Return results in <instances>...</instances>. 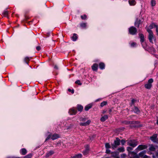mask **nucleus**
Listing matches in <instances>:
<instances>
[{
  "label": "nucleus",
  "mask_w": 158,
  "mask_h": 158,
  "mask_svg": "<svg viewBox=\"0 0 158 158\" xmlns=\"http://www.w3.org/2000/svg\"><path fill=\"white\" fill-rule=\"evenodd\" d=\"M126 156V155L125 154H122L121 155V158H125Z\"/></svg>",
  "instance_id": "obj_49"
},
{
  "label": "nucleus",
  "mask_w": 158,
  "mask_h": 158,
  "mask_svg": "<svg viewBox=\"0 0 158 158\" xmlns=\"http://www.w3.org/2000/svg\"><path fill=\"white\" fill-rule=\"evenodd\" d=\"M96 135L95 134H94L93 135H92L89 136V138L90 140L91 141H92L94 140V139L96 137Z\"/></svg>",
  "instance_id": "obj_33"
},
{
  "label": "nucleus",
  "mask_w": 158,
  "mask_h": 158,
  "mask_svg": "<svg viewBox=\"0 0 158 158\" xmlns=\"http://www.w3.org/2000/svg\"><path fill=\"white\" fill-rule=\"evenodd\" d=\"M75 83L76 84H77L79 85H82V83L79 80H77L75 82Z\"/></svg>",
  "instance_id": "obj_47"
},
{
  "label": "nucleus",
  "mask_w": 158,
  "mask_h": 158,
  "mask_svg": "<svg viewBox=\"0 0 158 158\" xmlns=\"http://www.w3.org/2000/svg\"><path fill=\"white\" fill-rule=\"evenodd\" d=\"M114 158H120V157H119V156H118L116 157H114Z\"/></svg>",
  "instance_id": "obj_64"
},
{
  "label": "nucleus",
  "mask_w": 158,
  "mask_h": 158,
  "mask_svg": "<svg viewBox=\"0 0 158 158\" xmlns=\"http://www.w3.org/2000/svg\"><path fill=\"white\" fill-rule=\"evenodd\" d=\"M98 65L96 63L94 64L91 66L92 70L95 71H97L98 70Z\"/></svg>",
  "instance_id": "obj_14"
},
{
  "label": "nucleus",
  "mask_w": 158,
  "mask_h": 158,
  "mask_svg": "<svg viewBox=\"0 0 158 158\" xmlns=\"http://www.w3.org/2000/svg\"><path fill=\"white\" fill-rule=\"evenodd\" d=\"M156 156L158 158V152H157L156 153Z\"/></svg>",
  "instance_id": "obj_62"
},
{
  "label": "nucleus",
  "mask_w": 158,
  "mask_h": 158,
  "mask_svg": "<svg viewBox=\"0 0 158 158\" xmlns=\"http://www.w3.org/2000/svg\"><path fill=\"white\" fill-rule=\"evenodd\" d=\"M30 60L29 57L26 56L24 59L23 62L28 65L29 62Z\"/></svg>",
  "instance_id": "obj_27"
},
{
  "label": "nucleus",
  "mask_w": 158,
  "mask_h": 158,
  "mask_svg": "<svg viewBox=\"0 0 158 158\" xmlns=\"http://www.w3.org/2000/svg\"><path fill=\"white\" fill-rule=\"evenodd\" d=\"M107 103V102L106 101H103L101 103L100 106L102 107H103L104 106L106 105Z\"/></svg>",
  "instance_id": "obj_39"
},
{
  "label": "nucleus",
  "mask_w": 158,
  "mask_h": 158,
  "mask_svg": "<svg viewBox=\"0 0 158 158\" xmlns=\"http://www.w3.org/2000/svg\"><path fill=\"white\" fill-rule=\"evenodd\" d=\"M124 123L126 125L130 124L129 121H126L124 122Z\"/></svg>",
  "instance_id": "obj_54"
},
{
  "label": "nucleus",
  "mask_w": 158,
  "mask_h": 158,
  "mask_svg": "<svg viewBox=\"0 0 158 158\" xmlns=\"http://www.w3.org/2000/svg\"><path fill=\"white\" fill-rule=\"evenodd\" d=\"M131 46L132 47H135L136 46V44L135 42H132L131 44Z\"/></svg>",
  "instance_id": "obj_42"
},
{
  "label": "nucleus",
  "mask_w": 158,
  "mask_h": 158,
  "mask_svg": "<svg viewBox=\"0 0 158 158\" xmlns=\"http://www.w3.org/2000/svg\"><path fill=\"white\" fill-rule=\"evenodd\" d=\"M87 118H85L81 117L80 118L79 120L81 121L85 122Z\"/></svg>",
  "instance_id": "obj_45"
},
{
  "label": "nucleus",
  "mask_w": 158,
  "mask_h": 158,
  "mask_svg": "<svg viewBox=\"0 0 158 158\" xmlns=\"http://www.w3.org/2000/svg\"><path fill=\"white\" fill-rule=\"evenodd\" d=\"M8 158H21L19 157H15V156H10L8 157Z\"/></svg>",
  "instance_id": "obj_56"
},
{
  "label": "nucleus",
  "mask_w": 158,
  "mask_h": 158,
  "mask_svg": "<svg viewBox=\"0 0 158 158\" xmlns=\"http://www.w3.org/2000/svg\"><path fill=\"white\" fill-rule=\"evenodd\" d=\"M151 4L152 6H155L156 4V1L155 0H151Z\"/></svg>",
  "instance_id": "obj_38"
},
{
  "label": "nucleus",
  "mask_w": 158,
  "mask_h": 158,
  "mask_svg": "<svg viewBox=\"0 0 158 158\" xmlns=\"http://www.w3.org/2000/svg\"><path fill=\"white\" fill-rule=\"evenodd\" d=\"M147 148L148 146L147 145L140 144L138 146L137 148L136 149V150H142L146 149Z\"/></svg>",
  "instance_id": "obj_9"
},
{
  "label": "nucleus",
  "mask_w": 158,
  "mask_h": 158,
  "mask_svg": "<svg viewBox=\"0 0 158 158\" xmlns=\"http://www.w3.org/2000/svg\"><path fill=\"white\" fill-rule=\"evenodd\" d=\"M75 108L78 111L81 112L83 110V107L81 105L78 104L77 105L76 107Z\"/></svg>",
  "instance_id": "obj_10"
},
{
  "label": "nucleus",
  "mask_w": 158,
  "mask_h": 158,
  "mask_svg": "<svg viewBox=\"0 0 158 158\" xmlns=\"http://www.w3.org/2000/svg\"><path fill=\"white\" fill-rule=\"evenodd\" d=\"M120 139L116 137V139L114 140V143L111 144L112 148L114 149L116 148L118 146L120 145Z\"/></svg>",
  "instance_id": "obj_1"
},
{
  "label": "nucleus",
  "mask_w": 158,
  "mask_h": 158,
  "mask_svg": "<svg viewBox=\"0 0 158 158\" xmlns=\"http://www.w3.org/2000/svg\"><path fill=\"white\" fill-rule=\"evenodd\" d=\"M36 49L38 51H39L41 49V47L40 46L36 47Z\"/></svg>",
  "instance_id": "obj_53"
},
{
  "label": "nucleus",
  "mask_w": 158,
  "mask_h": 158,
  "mask_svg": "<svg viewBox=\"0 0 158 158\" xmlns=\"http://www.w3.org/2000/svg\"><path fill=\"white\" fill-rule=\"evenodd\" d=\"M52 137V134L51 133H50V134H49L48 136L46 138L45 140V142H46L47 141H48V140L50 138L51 139Z\"/></svg>",
  "instance_id": "obj_36"
},
{
  "label": "nucleus",
  "mask_w": 158,
  "mask_h": 158,
  "mask_svg": "<svg viewBox=\"0 0 158 158\" xmlns=\"http://www.w3.org/2000/svg\"><path fill=\"white\" fill-rule=\"evenodd\" d=\"M149 150L150 151L154 152L156 150V148L152 144H151L149 148Z\"/></svg>",
  "instance_id": "obj_29"
},
{
  "label": "nucleus",
  "mask_w": 158,
  "mask_h": 158,
  "mask_svg": "<svg viewBox=\"0 0 158 158\" xmlns=\"http://www.w3.org/2000/svg\"><path fill=\"white\" fill-rule=\"evenodd\" d=\"M153 23H152L149 26V28L151 29H152L153 28Z\"/></svg>",
  "instance_id": "obj_52"
},
{
  "label": "nucleus",
  "mask_w": 158,
  "mask_h": 158,
  "mask_svg": "<svg viewBox=\"0 0 158 158\" xmlns=\"http://www.w3.org/2000/svg\"><path fill=\"white\" fill-rule=\"evenodd\" d=\"M142 23V22L141 19L137 18L135 22L134 25L135 27L138 28L139 27V25L141 24Z\"/></svg>",
  "instance_id": "obj_7"
},
{
  "label": "nucleus",
  "mask_w": 158,
  "mask_h": 158,
  "mask_svg": "<svg viewBox=\"0 0 158 158\" xmlns=\"http://www.w3.org/2000/svg\"><path fill=\"white\" fill-rule=\"evenodd\" d=\"M54 153V152L52 150H50L46 153L45 156L46 158H48L53 154Z\"/></svg>",
  "instance_id": "obj_16"
},
{
  "label": "nucleus",
  "mask_w": 158,
  "mask_h": 158,
  "mask_svg": "<svg viewBox=\"0 0 158 158\" xmlns=\"http://www.w3.org/2000/svg\"><path fill=\"white\" fill-rule=\"evenodd\" d=\"M29 19V18L28 16H27L26 15H24V19L22 21H23V22H24L26 21L28 19Z\"/></svg>",
  "instance_id": "obj_40"
},
{
  "label": "nucleus",
  "mask_w": 158,
  "mask_h": 158,
  "mask_svg": "<svg viewBox=\"0 0 158 158\" xmlns=\"http://www.w3.org/2000/svg\"><path fill=\"white\" fill-rule=\"evenodd\" d=\"M137 101V100L134 98H132L131 102L129 103V105L130 106H135V103Z\"/></svg>",
  "instance_id": "obj_22"
},
{
  "label": "nucleus",
  "mask_w": 158,
  "mask_h": 158,
  "mask_svg": "<svg viewBox=\"0 0 158 158\" xmlns=\"http://www.w3.org/2000/svg\"><path fill=\"white\" fill-rule=\"evenodd\" d=\"M106 110H103L102 111V113L103 114H104L106 113Z\"/></svg>",
  "instance_id": "obj_63"
},
{
  "label": "nucleus",
  "mask_w": 158,
  "mask_h": 158,
  "mask_svg": "<svg viewBox=\"0 0 158 158\" xmlns=\"http://www.w3.org/2000/svg\"><path fill=\"white\" fill-rule=\"evenodd\" d=\"M156 31L157 33V35H158V27L156 29Z\"/></svg>",
  "instance_id": "obj_61"
},
{
  "label": "nucleus",
  "mask_w": 158,
  "mask_h": 158,
  "mask_svg": "<svg viewBox=\"0 0 158 158\" xmlns=\"http://www.w3.org/2000/svg\"><path fill=\"white\" fill-rule=\"evenodd\" d=\"M20 153L22 155H24L27 153V151L25 148L21 149L20 150Z\"/></svg>",
  "instance_id": "obj_17"
},
{
  "label": "nucleus",
  "mask_w": 158,
  "mask_h": 158,
  "mask_svg": "<svg viewBox=\"0 0 158 158\" xmlns=\"http://www.w3.org/2000/svg\"><path fill=\"white\" fill-rule=\"evenodd\" d=\"M154 80L152 78L149 79L147 83L144 85V87L148 89H150L152 86V83L153 82Z\"/></svg>",
  "instance_id": "obj_3"
},
{
  "label": "nucleus",
  "mask_w": 158,
  "mask_h": 158,
  "mask_svg": "<svg viewBox=\"0 0 158 158\" xmlns=\"http://www.w3.org/2000/svg\"><path fill=\"white\" fill-rule=\"evenodd\" d=\"M153 26L154 27H156V29L158 28V26L157 25H156L154 23H153Z\"/></svg>",
  "instance_id": "obj_58"
},
{
  "label": "nucleus",
  "mask_w": 158,
  "mask_h": 158,
  "mask_svg": "<svg viewBox=\"0 0 158 158\" xmlns=\"http://www.w3.org/2000/svg\"><path fill=\"white\" fill-rule=\"evenodd\" d=\"M154 39V36L153 35V33L150 34H149L148 35V39L149 40L150 42L152 44H153V40Z\"/></svg>",
  "instance_id": "obj_12"
},
{
  "label": "nucleus",
  "mask_w": 158,
  "mask_h": 158,
  "mask_svg": "<svg viewBox=\"0 0 158 158\" xmlns=\"http://www.w3.org/2000/svg\"><path fill=\"white\" fill-rule=\"evenodd\" d=\"M93 106L92 103H90L85 106V110L86 111H88Z\"/></svg>",
  "instance_id": "obj_24"
},
{
  "label": "nucleus",
  "mask_w": 158,
  "mask_h": 158,
  "mask_svg": "<svg viewBox=\"0 0 158 158\" xmlns=\"http://www.w3.org/2000/svg\"><path fill=\"white\" fill-rule=\"evenodd\" d=\"M128 32L130 34L134 35L137 34V30L135 27L134 26H131L129 28Z\"/></svg>",
  "instance_id": "obj_4"
},
{
  "label": "nucleus",
  "mask_w": 158,
  "mask_h": 158,
  "mask_svg": "<svg viewBox=\"0 0 158 158\" xmlns=\"http://www.w3.org/2000/svg\"><path fill=\"white\" fill-rule=\"evenodd\" d=\"M147 31L148 33L149 34H151L153 33L152 30H151V29H148L147 30Z\"/></svg>",
  "instance_id": "obj_50"
},
{
  "label": "nucleus",
  "mask_w": 158,
  "mask_h": 158,
  "mask_svg": "<svg viewBox=\"0 0 158 158\" xmlns=\"http://www.w3.org/2000/svg\"><path fill=\"white\" fill-rule=\"evenodd\" d=\"M71 37V40L73 41H76L78 39V35L76 33H73Z\"/></svg>",
  "instance_id": "obj_15"
},
{
  "label": "nucleus",
  "mask_w": 158,
  "mask_h": 158,
  "mask_svg": "<svg viewBox=\"0 0 158 158\" xmlns=\"http://www.w3.org/2000/svg\"><path fill=\"white\" fill-rule=\"evenodd\" d=\"M80 27L83 28H85L86 26V23H82L80 24Z\"/></svg>",
  "instance_id": "obj_35"
},
{
  "label": "nucleus",
  "mask_w": 158,
  "mask_h": 158,
  "mask_svg": "<svg viewBox=\"0 0 158 158\" xmlns=\"http://www.w3.org/2000/svg\"><path fill=\"white\" fill-rule=\"evenodd\" d=\"M105 65L103 62H101L99 64V67L101 70H103L105 69Z\"/></svg>",
  "instance_id": "obj_21"
},
{
  "label": "nucleus",
  "mask_w": 158,
  "mask_h": 158,
  "mask_svg": "<svg viewBox=\"0 0 158 158\" xmlns=\"http://www.w3.org/2000/svg\"><path fill=\"white\" fill-rule=\"evenodd\" d=\"M146 152L147 151L146 150L143 151L139 153L138 156L139 157H143L144 156V154L146 153Z\"/></svg>",
  "instance_id": "obj_28"
},
{
  "label": "nucleus",
  "mask_w": 158,
  "mask_h": 158,
  "mask_svg": "<svg viewBox=\"0 0 158 158\" xmlns=\"http://www.w3.org/2000/svg\"><path fill=\"white\" fill-rule=\"evenodd\" d=\"M130 124H134L132 127H137L135 124H138L139 123V122L138 121H129Z\"/></svg>",
  "instance_id": "obj_18"
},
{
  "label": "nucleus",
  "mask_w": 158,
  "mask_h": 158,
  "mask_svg": "<svg viewBox=\"0 0 158 158\" xmlns=\"http://www.w3.org/2000/svg\"><path fill=\"white\" fill-rule=\"evenodd\" d=\"M148 156L146 155H144V156L143 157V158H148Z\"/></svg>",
  "instance_id": "obj_60"
},
{
  "label": "nucleus",
  "mask_w": 158,
  "mask_h": 158,
  "mask_svg": "<svg viewBox=\"0 0 158 158\" xmlns=\"http://www.w3.org/2000/svg\"><path fill=\"white\" fill-rule=\"evenodd\" d=\"M81 18L82 19L85 20L87 18V16L85 15H81Z\"/></svg>",
  "instance_id": "obj_44"
},
{
  "label": "nucleus",
  "mask_w": 158,
  "mask_h": 158,
  "mask_svg": "<svg viewBox=\"0 0 158 158\" xmlns=\"http://www.w3.org/2000/svg\"><path fill=\"white\" fill-rule=\"evenodd\" d=\"M77 157L81 158L82 157V155L81 154H78V155H77Z\"/></svg>",
  "instance_id": "obj_55"
},
{
  "label": "nucleus",
  "mask_w": 158,
  "mask_h": 158,
  "mask_svg": "<svg viewBox=\"0 0 158 158\" xmlns=\"http://www.w3.org/2000/svg\"><path fill=\"white\" fill-rule=\"evenodd\" d=\"M54 69H56L57 70L58 69V67L57 65H55L54 66Z\"/></svg>",
  "instance_id": "obj_57"
},
{
  "label": "nucleus",
  "mask_w": 158,
  "mask_h": 158,
  "mask_svg": "<svg viewBox=\"0 0 158 158\" xmlns=\"http://www.w3.org/2000/svg\"><path fill=\"white\" fill-rule=\"evenodd\" d=\"M128 140H125L124 139H122L121 140H120V142L121 143V144L122 145H123L125 144L126 141H127Z\"/></svg>",
  "instance_id": "obj_41"
},
{
  "label": "nucleus",
  "mask_w": 158,
  "mask_h": 158,
  "mask_svg": "<svg viewBox=\"0 0 158 158\" xmlns=\"http://www.w3.org/2000/svg\"><path fill=\"white\" fill-rule=\"evenodd\" d=\"M131 155H134L133 157H130L129 158H140L138 155L134 151H131L129 153Z\"/></svg>",
  "instance_id": "obj_19"
},
{
  "label": "nucleus",
  "mask_w": 158,
  "mask_h": 158,
  "mask_svg": "<svg viewBox=\"0 0 158 158\" xmlns=\"http://www.w3.org/2000/svg\"><path fill=\"white\" fill-rule=\"evenodd\" d=\"M129 3L131 6H134L135 5V0H129Z\"/></svg>",
  "instance_id": "obj_30"
},
{
  "label": "nucleus",
  "mask_w": 158,
  "mask_h": 158,
  "mask_svg": "<svg viewBox=\"0 0 158 158\" xmlns=\"http://www.w3.org/2000/svg\"><path fill=\"white\" fill-rule=\"evenodd\" d=\"M117 150L119 152H123L125 151V149L124 147H122L118 148L117 149Z\"/></svg>",
  "instance_id": "obj_31"
},
{
  "label": "nucleus",
  "mask_w": 158,
  "mask_h": 158,
  "mask_svg": "<svg viewBox=\"0 0 158 158\" xmlns=\"http://www.w3.org/2000/svg\"><path fill=\"white\" fill-rule=\"evenodd\" d=\"M68 91L69 92H71L72 94H73L74 92V89H68Z\"/></svg>",
  "instance_id": "obj_48"
},
{
  "label": "nucleus",
  "mask_w": 158,
  "mask_h": 158,
  "mask_svg": "<svg viewBox=\"0 0 158 158\" xmlns=\"http://www.w3.org/2000/svg\"><path fill=\"white\" fill-rule=\"evenodd\" d=\"M112 111H113L112 109L111 108V109H109V113L110 114H111V113Z\"/></svg>",
  "instance_id": "obj_59"
},
{
  "label": "nucleus",
  "mask_w": 158,
  "mask_h": 158,
  "mask_svg": "<svg viewBox=\"0 0 158 158\" xmlns=\"http://www.w3.org/2000/svg\"><path fill=\"white\" fill-rule=\"evenodd\" d=\"M59 138H60V135L59 134L54 133L52 135L51 139L52 140L56 139Z\"/></svg>",
  "instance_id": "obj_13"
},
{
  "label": "nucleus",
  "mask_w": 158,
  "mask_h": 158,
  "mask_svg": "<svg viewBox=\"0 0 158 158\" xmlns=\"http://www.w3.org/2000/svg\"><path fill=\"white\" fill-rule=\"evenodd\" d=\"M111 156L114 158L115 157L119 155V152L117 151L112 152H111Z\"/></svg>",
  "instance_id": "obj_23"
},
{
  "label": "nucleus",
  "mask_w": 158,
  "mask_h": 158,
  "mask_svg": "<svg viewBox=\"0 0 158 158\" xmlns=\"http://www.w3.org/2000/svg\"><path fill=\"white\" fill-rule=\"evenodd\" d=\"M8 12L7 11L4 10V11L2 14L5 16H7L8 15Z\"/></svg>",
  "instance_id": "obj_43"
},
{
  "label": "nucleus",
  "mask_w": 158,
  "mask_h": 158,
  "mask_svg": "<svg viewBox=\"0 0 158 158\" xmlns=\"http://www.w3.org/2000/svg\"><path fill=\"white\" fill-rule=\"evenodd\" d=\"M133 148L132 147H127V150L128 152L129 153H130V152H131L130 151L131 150H133Z\"/></svg>",
  "instance_id": "obj_46"
},
{
  "label": "nucleus",
  "mask_w": 158,
  "mask_h": 158,
  "mask_svg": "<svg viewBox=\"0 0 158 158\" xmlns=\"http://www.w3.org/2000/svg\"><path fill=\"white\" fill-rule=\"evenodd\" d=\"M132 111H133L135 114H138L140 113V111L138 107L134 106L133 108H132Z\"/></svg>",
  "instance_id": "obj_8"
},
{
  "label": "nucleus",
  "mask_w": 158,
  "mask_h": 158,
  "mask_svg": "<svg viewBox=\"0 0 158 158\" xmlns=\"http://www.w3.org/2000/svg\"><path fill=\"white\" fill-rule=\"evenodd\" d=\"M157 134H153L150 137V140L154 143H158V141L157 140Z\"/></svg>",
  "instance_id": "obj_6"
},
{
  "label": "nucleus",
  "mask_w": 158,
  "mask_h": 158,
  "mask_svg": "<svg viewBox=\"0 0 158 158\" xmlns=\"http://www.w3.org/2000/svg\"><path fill=\"white\" fill-rule=\"evenodd\" d=\"M89 151V149L88 147H87L82 152L83 154L84 155H86L88 154Z\"/></svg>",
  "instance_id": "obj_25"
},
{
  "label": "nucleus",
  "mask_w": 158,
  "mask_h": 158,
  "mask_svg": "<svg viewBox=\"0 0 158 158\" xmlns=\"http://www.w3.org/2000/svg\"><path fill=\"white\" fill-rule=\"evenodd\" d=\"M127 144L132 148H135L137 145L138 142L135 139H131L128 141Z\"/></svg>",
  "instance_id": "obj_2"
},
{
  "label": "nucleus",
  "mask_w": 158,
  "mask_h": 158,
  "mask_svg": "<svg viewBox=\"0 0 158 158\" xmlns=\"http://www.w3.org/2000/svg\"><path fill=\"white\" fill-rule=\"evenodd\" d=\"M32 154L30 153L23 157L22 158H31L32 157Z\"/></svg>",
  "instance_id": "obj_32"
},
{
  "label": "nucleus",
  "mask_w": 158,
  "mask_h": 158,
  "mask_svg": "<svg viewBox=\"0 0 158 158\" xmlns=\"http://www.w3.org/2000/svg\"><path fill=\"white\" fill-rule=\"evenodd\" d=\"M139 36L140 39V42L141 43H143L145 40L144 36L143 34L139 33Z\"/></svg>",
  "instance_id": "obj_20"
},
{
  "label": "nucleus",
  "mask_w": 158,
  "mask_h": 158,
  "mask_svg": "<svg viewBox=\"0 0 158 158\" xmlns=\"http://www.w3.org/2000/svg\"><path fill=\"white\" fill-rule=\"evenodd\" d=\"M141 44L144 48L146 49L147 48V44L146 42H144L143 43H142Z\"/></svg>",
  "instance_id": "obj_34"
},
{
  "label": "nucleus",
  "mask_w": 158,
  "mask_h": 158,
  "mask_svg": "<svg viewBox=\"0 0 158 158\" xmlns=\"http://www.w3.org/2000/svg\"><path fill=\"white\" fill-rule=\"evenodd\" d=\"M105 147L106 149H109L111 148L109 143H105Z\"/></svg>",
  "instance_id": "obj_37"
},
{
  "label": "nucleus",
  "mask_w": 158,
  "mask_h": 158,
  "mask_svg": "<svg viewBox=\"0 0 158 158\" xmlns=\"http://www.w3.org/2000/svg\"><path fill=\"white\" fill-rule=\"evenodd\" d=\"M108 118V116L107 115H105L102 117L100 119V120L102 122H104Z\"/></svg>",
  "instance_id": "obj_26"
},
{
  "label": "nucleus",
  "mask_w": 158,
  "mask_h": 158,
  "mask_svg": "<svg viewBox=\"0 0 158 158\" xmlns=\"http://www.w3.org/2000/svg\"><path fill=\"white\" fill-rule=\"evenodd\" d=\"M106 153L107 154H110L111 153V151L108 149H106Z\"/></svg>",
  "instance_id": "obj_51"
},
{
  "label": "nucleus",
  "mask_w": 158,
  "mask_h": 158,
  "mask_svg": "<svg viewBox=\"0 0 158 158\" xmlns=\"http://www.w3.org/2000/svg\"><path fill=\"white\" fill-rule=\"evenodd\" d=\"M90 123L91 120H89L85 122L80 123V125L81 126H86L89 125Z\"/></svg>",
  "instance_id": "obj_11"
},
{
  "label": "nucleus",
  "mask_w": 158,
  "mask_h": 158,
  "mask_svg": "<svg viewBox=\"0 0 158 158\" xmlns=\"http://www.w3.org/2000/svg\"><path fill=\"white\" fill-rule=\"evenodd\" d=\"M77 113V110L75 108L73 107L70 109L69 111V113L70 115H75Z\"/></svg>",
  "instance_id": "obj_5"
}]
</instances>
